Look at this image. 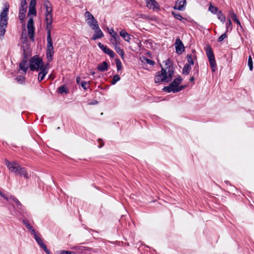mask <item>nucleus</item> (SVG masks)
Segmentation results:
<instances>
[{"mask_svg":"<svg viewBox=\"0 0 254 254\" xmlns=\"http://www.w3.org/2000/svg\"><path fill=\"white\" fill-rule=\"evenodd\" d=\"M5 164L11 173H14L15 175L23 177L26 179H29V176L27 170L25 168L19 165L17 162H10L5 159Z\"/></svg>","mask_w":254,"mask_h":254,"instance_id":"obj_1","label":"nucleus"},{"mask_svg":"<svg viewBox=\"0 0 254 254\" xmlns=\"http://www.w3.org/2000/svg\"><path fill=\"white\" fill-rule=\"evenodd\" d=\"M29 65H28L31 71H39L41 70L43 66V61L38 55H35L29 60Z\"/></svg>","mask_w":254,"mask_h":254,"instance_id":"obj_2","label":"nucleus"},{"mask_svg":"<svg viewBox=\"0 0 254 254\" xmlns=\"http://www.w3.org/2000/svg\"><path fill=\"white\" fill-rule=\"evenodd\" d=\"M205 52L212 71L214 72L217 69V65L213 51L211 47L210 46H208L206 47Z\"/></svg>","mask_w":254,"mask_h":254,"instance_id":"obj_3","label":"nucleus"},{"mask_svg":"<svg viewBox=\"0 0 254 254\" xmlns=\"http://www.w3.org/2000/svg\"><path fill=\"white\" fill-rule=\"evenodd\" d=\"M23 52L22 60L19 64V70H22L25 74L29 68L28 61L31 54L27 53L26 49H23Z\"/></svg>","mask_w":254,"mask_h":254,"instance_id":"obj_4","label":"nucleus"},{"mask_svg":"<svg viewBox=\"0 0 254 254\" xmlns=\"http://www.w3.org/2000/svg\"><path fill=\"white\" fill-rule=\"evenodd\" d=\"M165 69L167 71V81L169 82L172 79L175 73V68L173 64L170 59H168L165 61Z\"/></svg>","mask_w":254,"mask_h":254,"instance_id":"obj_5","label":"nucleus"},{"mask_svg":"<svg viewBox=\"0 0 254 254\" xmlns=\"http://www.w3.org/2000/svg\"><path fill=\"white\" fill-rule=\"evenodd\" d=\"M84 16L86 18L87 24L91 29H94L95 27L98 28V22L92 14L89 11H86L84 14Z\"/></svg>","mask_w":254,"mask_h":254,"instance_id":"obj_6","label":"nucleus"},{"mask_svg":"<svg viewBox=\"0 0 254 254\" xmlns=\"http://www.w3.org/2000/svg\"><path fill=\"white\" fill-rule=\"evenodd\" d=\"M4 7L2 11H1L0 14V24H2L3 25H5V26H6L8 19L7 14L9 5L7 2H6L4 3Z\"/></svg>","mask_w":254,"mask_h":254,"instance_id":"obj_7","label":"nucleus"},{"mask_svg":"<svg viewBox=\"0 0 254 254\" xmlns=\"http://www.w3.org/2000/svg\"><path fill=\"white\" fill-rule=\"evenodd\" d=\"M154 80L155 83H159L161 82H168L167 81L166 69L162 67L161 70L158 71L156 73L154 78Z\"/></svg>","mask_w":254,"mask_h":254,"instance_id":"obj_8","label":"nucleus"},{"mask_svg":"<svg viewBox=\"0 0 254 254\" xmlns=\"http://www.w3.org/2000/svg\"><path fill=\"white\" fill-rule=\"evenodd\" d=\"M28 33L29 38L32 41H34V21L32 17H30L27 22Z\"/></svg>","mask_w":254,"mask_h":254,"instance_id":"obj_9","label":"nucleus"},{"mask_svg":"<svg viewBox=\"0 0 254 254\" xmlns=\"http://www.w3.org/2000/svg\"><path fill=\"white\" fill-rule=\"evenodd\" d=\"M98 46L105 54L108 55L110 58H113L115 57V54L114 52L106 46L104 45L100 42L98 43Z\"/></svg>","mask_w":254,"mask_h":254,"instance_id":"obj_10","label":"nucleus"},{"mask_svg":"<svg viewBox=\"0 0 254 254\" xmlns=\"http://www.w3.org/2000/svg\"><path fill=\"white\" fill-rule=\"evenodd\" d=\"M113 33H111L112 38L110 39V42L115 46L121 44V39L120 36L116 32H114L112 29Z\"/></svg>","mask_w":254,"mask_h":254,"instance_id":"obj_11","label":"nucleus"},{"mask_svg":"<svg viewBox=\"0 0 254 254\" xmlns=\"http://www.w3.org/2000/svg\"><path fill=\"white\" fill-rule=\"evenodd\" d=\"M176 52L179 54H181L185 51L184 44L180 38H177L175 42Z\"/></svg>","mask_w":254,"mask_h":254,"instance_id":"obj_12","label":"nucleus"},{"mask_svg":"<svg viewBox=\"0 0 254 254\" xmlns=\"http://www.w3.org/2000/svg\"><path fill=\"white\" fill-rule=\"evenodd\" d=\"M186 4V0H177L175 6H174V8L180 11H183L185 8Z\"/></svg>","mask_w":254,"mask_h":254,"instance_id":"obj_13","label":"nucleus"},{"mask_svg":"<svg viewBox=\"0 0 254 254\" xmlns=\"http://www.w3.org/2000/svg\"><path fill=\"white\" fill-rule=\"evenodd\" d=\"M92 29L95 30V33L93 34L92 37L91 38V40H96L98 39H100L104 36V34L102 32V31H101V30L100 29L99 26H98V28L97 27V28H96L95 27L94 29Z\"/></svg>","mask_w":254,"mask_h":254,"instance_id":"obj_14","label":"nucleus"},{"mask_svg":"<svg viewBox=\"0 0 254 254\" xmlns=\"http://www.w3.org/2000/svg\"><path fill=\"white\" fill-rule=\"evenodd\" d=\"M43 6L46 9L45 14H52L53 8L52 4L48 0H45L43 3Z\"/></svg>","mask_w":254,"mask_h":254,"instance_id":"obj_15","label":"nucleus"},{"mask_svg":"<svg viewBox=\"0 0 254 254\" xmlns=\"http://www.w3.org/2000/svg\"><path fill=\"white\" fill-rule=\"evenodd\" d=\"M182 81V78L180 75H178V77L174 79V80L170 83V85L173 88H178L179 85L181 83Z\"/></svg>","mask_w":254,"mask_h":254,"instance_id":"obj_16","label":"nucleus"},{"mask_svg":"<svg viewBox=\"0 0 254 254\" xmlns=\"http://www.w3.org/2000/svg\"><path fill=\"white\" fill-rule=\"evenodd\" d=\"M109 65L108 63L106 61L102 62L101 64H98L97 68L101 72L107 71L108 69Z\"/></svg>","mask_w":254,"mask_h":254,"instance_id":"obj_17","label":"nucleus"},{"mask_svg":"<svg viewBox=\"0 0 254 254\" xmlns=\"http://www.w3.org/2000/svg\"><path fill=\"white\" fill-rule=\"evenodd\" d=\"M27 11V7L21 8L19 7V20L21 23H23L25 18V13Z\"/></svg>","mask_w":254,"mask_h":254,"instance_id":"obj_18","label":"nucleus"},{"mask_svg":"<svg viewBox=\"0 0 254 254\" xmlns=\"http://www.w3.org/2000/svg\"><path fill=\"white\" fill-rule=\"evenodd\" d=\"M39 72L38 80L39 82H41L44 78L46 75L48 73L47 68H43L42 70H40Z\"/></svg>","mask_w":254,"mask_h":254,"instance_id":"obj_19","label":"nucleus"},{"mask_svg":"<svg viewBox=\"0 0 254 254\" xmlns=\"http://www.w3.org/2000/svg\"><path fill=\"white\" fill-rule=\"evenodd\" d=\"M120 35L127 42H129L131 40V35L127 33L125 30H123L120 31Z\"/></svg>","mask_w":254,"mask_h":254,"instance_id":"obj_20","label":"nucleus"},{"mask_svg":"<svg viewBox=\"0 0 254 254\" xmlns=\"http://www.w3.org/2000/svg\"><path fill=\"white\" fill-rule=\"evenodd\" d=\"M229 15L231 18L237 24L242 27L239 20L238 19L236 14L234 13L233 10H231L229 12Z\"/></svg>","mask_w":254,"mask_h":254,"instance_id":"obj_21","label":"nucleus"},{"mask_svg":"<svg viewBox=\"0 0 254 254\" xmlns=\"http://www.w3.org/2000/svg\"><path fill=\"white\" fill-rule=\"evenodd\" d=\"M147 2V6L149 8L154 9L158 5L155 0H145Z\"/></svg>","mask_w":254,"mask_h":254,"instance_id":"obj_22","label":"nucleus"},{"mask_svg":"<svg viewBox=\"0 0 254 254\" xmlns=\"http://www.w3.org/2000/svg\"><path fill=\"white\" fill-rule=\"evenodd\" d=\"M54 54V49H46V57L49 62L52 61Z\"/></svg>","mask_w":254,"mask_h":254,"instance_id":"obj_23","label":"nucleus"},{"mask_svg":"<svg viewBox=\"0 0 254 254\" xmlns=\"http://www.w3.org/2000/svg\"><path fill=\"white\" fill-rule=\"evenodd\" d=\"M58 92L61 94L64 93L67 94L68 93V89L65 85H62L58 88Z\"/></svg>","mask_w":254,"mask_h":254,"instance_id":"obj_24","label":"nucleus"},{"mask_svg":"<svg viewBox=\"0 0 254 254\" xmlns=\"http://www.w3.org/2000/svg\"><path fill=\"white\" fill-rule=\"evenodd\" d=\"M116 52L120 55L122 59H124L125 52L124 50L121 49L119 45L114 46Z\"/></svg>","mask_w":254,"mask_h":254,"instance_id":"obj_25","label":"nucleus"},{"mask_svg":"<svg viewBox=\"0 0 254 254\" xmlns=\"http://www.w3.org/2000/svg\"><path fill=\"white\" fill-rule=\"evenodd\" d=\"M47 45L46 49H54L53 41L51 35H47Z\"/></svg>","mask_w":254,"mask_h":254,"instance_id":"obj_26","label":"nucleus"},{"mask_svg":"<svg viewBox=\"0 0 254 254\" xmlns=\"http://www.w3.org/2000/svg\"><path fill=\"white\" fill-rule=\"evenodd\" d=\"M172 15H173L174 18L176 19L183 21V20H186V18H183L182 16L178 12L176 11H172Z\"/></svg>","mask_w":254,"mask_h":254,"instance_id":"obj_27","label":"nucleus"},{"mask_svg":"<svg viewBox=\"0 0 254 254\" xmlns=\"http://www.w3.org/2000/svg\"><path fill=\"white\" fill-rule=\"evenodd\" d=\"M208 10L213 14H216L218 12V8L213 5L211 3H210V6L208 8Z\"/></svg>","mask_w":254,"mask_h":254,"instance_id":"obj_28","label":"nucleus"},{"mask_svg":"<svg viewBox=\"0 0 254 254\" xmlns=\"http://www.w3.org/2000/svg\"><path fill=\"white\" fill-rule=\"evenodd\" d=\"M190 69L191 66L190 65L185 64L183 69V73L185 75H188L189 74Z\"/></svg>","mask_w":254,"mask_h":254,"instance_id":"obj_29","label":"nucleus"},{"mask_svg":"<svg viewBox=\"0 0 254 254\" xmlns=\"http://www.w3.org/2000/svg\"><path fill=\"white\" fill-rule=\"evenodd\" d=\"M217 17L223 23H224L226 20V16L222 13V11H218L217 13Z\"/></svg>","mask_w":254,"mask_h":254,"instance_id":"obj_30","label":"nucleus"},{"mask_svg":"<svg viewBox=\"0 0 254 254\" xmlns=\"http://www.w3.org/2000/svg\"><path fill=\"white\" fill-rule=\"evenodd\" d=\"M187 63L186 64L188 65H193L194 64L193 60L192 57V55L191 54H188L187 56Z\"/></svg>","mask_w":254,"mask_h":254,"instance_id":"obj_31","label":"nucleus"},{"mask_svg":"<svg viewBox=\"0 0 254 254\" xmlns=\"http://www.w3.org/2000/svg\"><path fill=\"white\" fill-rule=\"evenodd\" d=\"M175 88H173L171 85L170 84L168 86H165L163 88V90L164 91L167 92L168 93H170L171 92H173V93H176V91H175Z\"/></svg>","mask_w":254,"mask_h":254,"instance_id":"obj_32","label":"nucleus"},{"mask_svg":"<svg viewBox=\"0 0 254 254\" xmlns=\"http://www.w3.org/2000/svg\"><path fill=\"white\" fill-rule=\"evenodd\" d=\"M15 80L20 84H23L25 83V78L22 75H18L15 78Z\"/></svg>","mask_w":254,"mask_h":254,"instance_id":"obj_33","label":"nucleus"},{"mask_svg":"<svg viewBox=\"0 0 254 254\" xmlns=\"http://www.w3.org/2000/svg\"><path fill=\"white\" fill-rule=\"evenodd\" d=\"M11 198H12V200L16 203L17 208L20 210L22 209L23 206L20 201L18 200V199L14 197V196H11Z\"/></svg>","mask_w":254,"mask_h":254,"instance_id":"obj_34","label":"nucleus"},{"mask_svg":"<svg viewBox=\"0 0 254 254\" xmlns=\"http://www.w3.org/2000/svg\"><path fill=\"white\" fill-rule=\"evenodd\" d=\"M115 62L117 68V71L119 72L122 68V63L119 59H116L115 60Z\"/></svg>","mask_w":254,"mask_h":254,"instance_id":"obj_35","label":"nucleus"},{"mask_svg":"<svg viewBox=\"0 0 254 254\" xmlns=\"http://www.w3.org/2000/svg\"><path fill=\"white\" fill-rule=\"evenodd\" d=\"M78 250L80 251H87L94 252V251L93 248L87 247H84V246L78 247Z\"/></svg>","mask_w":254,"mask_h":254,"instance_id":"obj_36","label":"nucleus"},{"mask_svg":"<svg viewBox=\"0 0 254 254\" xmlns=\"http://www.w3.org/2000/svg\"><path fill=\"white\" fill-rule=\"evenodd\" d=\"M248 65L249 67V69L251 71H252L253 69V59L251 56L249 57L248 61Z\"/></svg>","mask_w":254,"mask_h":254,"instance_id":"obj_37","label":"nucleus"},{"mask_svg":"<svg viewBox=\"0 0 254 254\" xmlns=\"http://www.w3.org/2000/svg\"><path fill=\"white\" fill-rule=\"evenodd\" d=\"M46 18L45 21L46 23H52L53 22V14H45Z\"/></svg>","mask_w":254,"mask_h":254,"instance_id":"obj_38","label":"nucleus"},{"mask_svg":"<svg viewBox=\"0 0 254 254\" xmlns=\"http://www.w3.org/2000/svg\"><path fill=\"white\" fill-rule=\"evenodd\" d=\"M37 11L35 7H29V10L28 13V16L30 15H36Z\"/></svg>","mask_w":254,"mask_h":254,"instance_id":"obj_39","label":"nucleus"},{"mask_svg":"<svg viewBox=\"0 0 254 254\" xmlns=\"http://www.w3.org/2000/svg\"><path fill=\"white\" fill-rule=\"evenodd\" d=\"M121 77H120L119 75L116 74L114 76L113 79L111 81V84L112 85L115 84L118 81L120 80Z\"/></svg>","mask_w":254,"mask_h":254,"instance_id":"obj_40","label":"nucleus"},{"mask_svg":"<svg viewBox=\"0 0 254 254\" xmlns=\"http://www.w3.org/2000/svg\"><path fill=\"white\" fill-rule=\"evenodd\" d=\"M226 33H227L228 31L229 28H230V30L232 29V23L230 19H228V21L226 23Z\"/></svg>","mask_w":254,"mask_h":254,"instance_id":"obj_41","label":"nucleus"},{"mask_svg":"<svg viewBox=\"0 0 254 254\" xmlns=\"http://www.w3.org/2000/svg\"><path fill=\"white\" fill-rule=\"evenodd\" d=\"M46 30L47 31V35H51V31L52 28V23H46Z\"/></svg>","mask_w":254,"mask_h":254,"instance_id":"obj_42","label":"nucleus"},{"mask_svg":"<svg viewBox=\"0 0 254 254\" xmlns=\"http://www.w3.org/2000/svg\"><path fill=\"white\" fill-rule=\"evenodd\" d=\"M90 84V82H86L85 81H82L81 82V87L83 88V89L84 90H87L89 87V86H87V84Z\"/></svg>","mask_w":254,"mask_h":254,"instance_id":"obj_43","label":"nucleus"},{"mask_svg":"<svg viewBox=\"0 0 254 254\" xmlns=\"http://www.w3.org/2000/svg\"><path fill=\"white\" fill-rule=\"evenodd\" d=\"M40 246L45 252L46 254H51V252H50L49 250L47 248V246H46L45 244H44V243L40 245Z\"/></svg>","mask_w":254,"mask_h":254,"instance_id":"obj_44","label":"nucleus"},{"mask_svg":"<svg viewBox=\"0 0 254 254\" xmlns=\"http://www.w3.org/2000/svg\"><path fill=\"white\" fill-rule=\"evenodd\" d=\"M34 238L39 246L44 243L42 239L37 235H35Z\"/></svg>","mask_w":254,"mask_h":254,"instance_id":"obj_45","label":"nucleus"},{"mask_svg":"<svg viewBox=\"0 0 254 254\" xmlns=\"http://www.w3.org/2000/svg\"><path fill=\"white\" fill-rule=\"evenodd\" d=\"M143 59L147 64H149L151 65H154L155 64V62L149 59L144 57Z\"/></svg>","mask_w":254,"mask_h":254,"instance_id":"obj_46","label":"nucleus"},{"mask_svg":"<svg viewBox=\"0 0 254 254\" xmlns=\"http://www.w3.org/2000/svg\"><path fill=\"white\" fill-rule=\"evenodd\" d=\"M22 221L23 224L25 225V227L27 228V229H28V230L32 229V226H31V225L27 220L23 219Z\"/></svg>","mask_w":254,"mask_h":254,"instance_id":"obj_47","label":"nucleus"},{"mask_svg":"<svg viewBox=\"0 0 254 254\" xmlns=\"http://www.w3.org/2000/svg\"><path fill=\"white\" fill-rule=\"evenodd\" d=\"M227 37V35L226 34V33H224V34H222L218 39V41L219 42H222L224 39Z\"/></svg>","mask_w":254,"mask_h":254,"instance_id":"obj_48","label":"nucleus"},{"mask_svg":"<svg viewBox=\"0 0 254 254\" xmlns=\"http://www.w3.org/2000/svg\"><path fill=\"white\" fill-rule=\"evenodd\" d=\"M198 71H199V68H198V64H197L196 65H195V66L193 68V72H194L193 74H195V75H196V76H198Z\"/></svg>","mask_w":254,"mask_h":254,"instance_id":"obj_49","label":"nucleus"},{"mask_svg":"<svg viewBox=\"0 0 254 254\" xmlns=\"http://www.w3.org/2000/svg\"><path fill=\"white\" fill-rule=\"evenodd\" d=\"M187 86L186 85H181L180 86H178V88H175V91H176V93L178 92L183 89H185Z\"/></svg>","mask_w":254,"mask_h":254,"instance_id":"obj_50","label":"nucleus"},{"mask_svg":"<svg viewBox=\"0 0 254 254\" xmlns=\"http://www.w3.org/2000/svg\"><path fill=\"white\" fill-rule=\"evenodd\" d=\"M36 0H31L29 7H35Z\"/></svg>","mask_w":254,"mask_h":254,"instance_id":"obj_51","label":"nucleus"},{"mask_svg":"<svg viewBox=\"0 0 254 254\" xmlns=\"http://www.w3.org/2000/svg\"><path fill=\"white\" fill-rule=\"evenodd\" d=\"M60 254H75L74 252L67 251H62Z\"/></svg>","mask_w":254,"mask_h":254,"instance_id":"obj_52","label":"nucleus"},{"mask_svg":"<svg viewBox=\"0 0 254 254\" xmlns=\"http://www.w3.org/2000/svg\"><path fill=\"white\" fill-rule=\"evenodd\" d=\"M26 5V0H21L20 7L21 8H25V7H27Z\"/></svg>","mask_w":254,"mask_h":254,"instance_id":"obj_53","label":"nucleus"},{"mask_svg":"<svg viewBox=\"0 0 254 254\" xmlns=\"http://www.w3.org/2000/svg\"><path fill=\"white\" fill-rule=\"evenodd\" d=\"M97 141L99 143V145L98 146L99 148H101L104 146V142L102 139L99 138Z\"/></svg>","mask_w":254,"mask_h":254,"instance_id":"obj_54","label":"nucleus"},{"mask_svg":"<svg viewBox=\"0 0 254 254\" xmlns=\"http://www.w3.org/2000/svg\"><path fill=\"white\" fill-rule=\"evenodd\" d=\"M147 100L148 101H151V102H157L158 100V99L155 97L152 99V97H148L147 98Z\"/></svg>","mask_w":254,"mask_h":254,"instance_id":"obj_55","label":"nucleus"},{"mask_svg":"<svg viewBox=\"0 0 254 254\" xmlns=\"http://www.w3.org/2000/svg\"><path fill=\"white\" fill-rule=\"evenodd\" d=\"M0 195L3 197L5 200L6 201H8V198L5 196V195L1 191H0Z\"/></svg>","mask_w":254,"mask_h":254,"instance_id":"obj_56","label":"nucleus"},{"mask_svg":"<svg viewBox=\"0 0 254 254\" xmlns=\"http://www.w3.org/2000/svg\"><path fill=\"white\" fill-rule=\"evenodd\" d=\"M49 64L48 63L44 65V64H43V66H42V68L41 69V70H42V69L43 68H47V72H48V70H49V67H48V65H49Z\"/></svg>","mask_w":254,"mask_h":254,"instance_id":"obj_57","label":"nucleus"},{"mask_svg":"<svg viewBox=\"0 0 254 254\" xmlns=\"http://www.w3.org/2000/svg\"><path fill=\"white\" fill-rule=\"evenodd\" d=\"M98 101H97L96 100H94L91 102L89 103V105H96V104H98Z\"/></svg>","mask_w":254,"mask_h":254,"instance_id":"obj_58","label":"nucleus"},{"mask_svg":"<svg viewBox=\"0 0 254 254\" xmlns=\"http://www.w3.org/2000/svg\"><path fill=\"white\" fill-rule=\"evenodd\" d=\"M195 77H197L196 75H195V74H193V76H191L190 79V80L191 82H192L194 81V79H195Z\"/></svg>","mask_w":254,"mask_h":254,"instance_id":"obj_59","label":"nucleus"},{"mask_svg":"<svg viewBox=\"0 0 254 254\" xmlns=\"http://www.w3.org/2000/svg\"><path fill=\"white\" fill-rule=\"evenodd\" d=\"M29 230L30 231L31 234L34 235V236H35V235H37L36 232H35V230L33 229V228L32 227V229H29Z\"/></svg>","mask_w":254,"mask_h":254,"instance_id":"obj_60","label":"nucleus"},{"mask_svg":"<svg viewBox=\"0 0 254 254\" xmlns=\"http://www.w3.org/2000/svg\"><path fill=\"white\" fill-rule=\"evenodd\" d=\"M76 83L78 84H80L81 85V82H80V78L79 77H77L76 79Z\"/></svg>","mask_w":254,"mask_h":254,"instance_id":"obj_61","label":"nucleus"},{"mask_svg":"<svg viewBox=\"0 0 254 254\" xmlns=\"http://www.w3.org/2000/svg\"><path fill=\"white\" fill-rule=\"evenodd\" d=\"M192 52L193 53H195V50H192Z\"/></svg>","mask_w":254,"mask_h":254,"instance_id":"obj_62","label":"nucleus"},{"mask_svg":"<svg viewBox=\"0 0 254 254\" xmlns=\"http://www.w3.org/2000/svg\"><path fill=\"white\" fill-rule=\"evenodd\" d=\"M92 74H95V72H93L92 73Z\"/></svg>","mask_w":254,"mask_h":254,"instance_id":"obj_63","label":"nucleus"},{"mask_svg":"<svg viewBox=\"0 0 254 254\" xmlns=\"http://www.w3.org/2000/svg\"><path fill=\"white\" fill-rule=\"evenodd\" d=\"M194 58L196 59V56H194Z\"/></svg>","mask_w":254,"mask_h":254,"instance_id":"obj_64","label":"nucleus"}]
</instances>
